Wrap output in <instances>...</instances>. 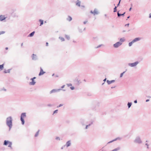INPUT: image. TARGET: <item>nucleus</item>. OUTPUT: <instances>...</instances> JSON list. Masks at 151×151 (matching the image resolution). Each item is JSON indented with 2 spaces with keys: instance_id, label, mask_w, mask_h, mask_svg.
Returning a JSON list of instances; mask_svg holds the SVG:
<instances>
[{
  "instance_id": "09e8293b",
  "label": "nucleus",
  "mask_w": 151,
  "mask_h": 151,
  "mask_svg": "<svg viewBox=\"0 0 151 151\" xmlns=\"http://www.w3.org/2000/svg\"><path fill=\"white\" fill-rule=\"evenodd\" d=\"M87 22V21H85L84 22H83V23L84 24H86V23Z\"/></svg>"
},
{
  "instance_id": "6ab92c4d",
  "label": "nucleus",
  "mask_w": 151,
  "mask_h": 151,
  "mask_svg": "<svg viewBox=\"0 0 151 151\" xmlns=\"http://www.w3.org/2000/svg\"><path fill=\"white\" fill-rule=\"evenodd\" d=\"M35 33V31H33L31 33L29 34V35H28V37H33Z\"/></svg>"
},
{
  "instance_id": "a878e982",
  "label": "nucleus",
  "mask_w": 151,
  "mask_h": 151,
  "mask_svg": "<svg viewBox=\"0 0 151 151\" xmlns=\"http://www.w3.org/2000/svg\"><path fill=\"white\" fill-rule=\"evenodd\" d=\"M120 149V148L119 147H117L113 150H112V151H117L119 150Z\"/></svg>"
},
{
  "instance_id": "c756f323",
  "label": "nucleus",
  "mask_w": 151,
  "mask_h": 151,
  "mask_svg": "<svg viewBox=\"0 0 151 151\" xmlns=\"http://www.w3.org/2000/svg\"><path fill=\"white\" fill-rule=\"evenodd\" d=\"M59 38L60 39V40L61 41H63L65 40L64 38L63 37H60Z\"/></svg>"
},
{
  "instance_id": "774afa93",
  "label": "nucleus",
  "mask_w": 151,
  "mask_h": 151,
  "mask_svg": "<svg viewBox=\"0 0 151 151\" xmlns=\"http://www.w3.org/2000/svg\"><path fill=\"white\" fill-rule=\"evenodd\" d=\"M121 1V0H119V3H120V1Z\"/></svg>"
},
{
  "instance_id": "a19ab883",
  "label": "nucleus",
  "mask_w": 151,
  "mask_h": 151,
  "mask_svg": "<svg viewBox=\"0 0 151 151\" xmlns=\"http://www.w3.org/2000/svg\"><path fill=\"white\" fill-rule=\"evenodd\" d=\"M70 88L71 90H73L75 89V88L73 86H71L70 87Z\"/></svg>"
},
{
  "instance_id": "8fccbe9b",
  "label": "nucleus",
  "mask_w": 151,
  "mask_h": 151,
  "mask_svg": "<svg viewBox=\"0 0 151 151\" xmlns=\"http://www.w3.org/2000/svg\"><path fill=\"white\" fill-rule=\"evenodd\" d=\"M134 103H135V104H136V103H137V100H134Z\"/></svg>"
},
{
  "instance_id": "5fc2aeb1",
  "label": "nucleus",
  "mask_w": 151,
  "mask_h": 151,
  "mask_svg": "<svg viewBox=\"0 0 151 151\" xmlns=\"http://www.w3.org/2000/svg\"><path fill=\"white\" fill-rule=\"evenodd\" d=\"M149 17L150 18H151V13H150V14H149Z\"/></svg>"
},
{
  "instance_id": "7c9ffc66",
  "label": "nucleus",
  "mask_w": 151,
  "mask_h": 151,
  "mask_svg": "<svg viewBox=\"0 0 151 151\" xmlns=\"http://www.w3.org/2000/svg\"><path fill=\"white\" fill-rule=\"evenodd\" d=\"M134 43V42H133V41H132V42H129V47H130L131 46L132 44Z\"/></svg>"
},
{
  "instance_id": "49530a36",
  "label": "nucleus",
  "mask_w": 151,
  "mask_h": 151,
  "mask_svg": "<svg viewBox=\"0 0 151 151\" xmlns=\"http://www.w3.org/2000/svg\"><path fill=\"white\" fill-rule=\"evenodd\" d=\"M1 90H4L5 91H6V89L4 88H3L2 89V90H0V91H1Z\"/></svg>"
},
{
  "instance_id": "423d86ee",
  "label": "nucleus",
  "mask_w": 151,
  "mask_h": 151,
  "mask_svg": "<svg viewBox=\"0 0 151 151\" xmlns=\"http://www.w3.org/2000/svg\"><path fill=\"white\" fill-rule=\"evenodd\" d=\"M62 89L61 88H59L57 89H54L50 91V94H51L52 93H55L59 92Z\"/></svg>"
},
{
  "instance_id": "3c124183",
  "label": "nucleus",
  "mask_w": 151,
  "mask_h": 151,
  "mask_svg": "<svg viewBox=\"0 0 151 151\" xmlns=\"http://www.w3.org/2000/svg\"><path fill=\"white\" fill-rule=\"evenodd\" d=\"M65 85H63L61 87V88H63L65 87Z\"/></svg>"
},
{
  "instance_id": "2eb2a0df",
  "label": "nucleus",
  "mask_w": 151,
  "mask_h": 151,
  "mask_svg": "<svg viewBox=\"0 0 151 151\" xmlns=\"http://www.w3.org/2000/svg\"><path fill=\"white\" fill-rule=\"evenodd\" d=\"M115 81L114 80H112L110 81H109V80H107L106 82H107L108 84L109 85L112 83H114Z\"/></svg>"
},
{
  "instance_id": "c03bdc74",
  "label": "nucleus",
  "mask_w": 151,
  "mask_h": 151,
  "mask_svg": "<svg viewBox=\"0 0 151 151\" xmlns=\"http://www.w3.org/2000/svg\"><path fill=\"white\" fill-rule=\"evenodd\" d=\"M65 147V145H64L61 147V149H63Z\"/></svg>"
},
{
  "instance_id": "bb28decb",
  "label": "nucleus",
  "mask_w": 151,
  "mask_h": 151,
  "mask_svg": "<svg viewBox=\"0 0 151 151\" xmlns=\"http://www.w3.org/2000/svg\"><path fill=\"white\" fill-rule=\"evenodd\" d=\"M125 40L124 38H121L120 39V41L122 42H123Z\"/></svg>"
},
{
  "instance_id": "338daca9",
  "label": "nucleus",
  "mask_w": 151,
  "mask_h": 151,
  "mask_svg": "<svg viewBox=\"0 0 151 151\" xmlns=\"http://www.w3.org/2000/svg\"><path fill=\"white\" fill-rule=\"evenodd\" d=\"M131 9H132V8H131V7H130V8H129V11H130V10H131Z\"/></svg>"
},
{
  "instance_id": "37998d69",
  "label": "nucleus",
  "mask_w": 151,
  "mask_h": 151,
  "mask_svg": "<svg viewBox=\"0 0 151 151\" xmlns=\"http://www.w3.org/2000/svg\"><path fill=\"white\" fill-rule=\"evenodd\" d=\"M102 45H103L102 44L99 45H98L97 47H96V48H98L100 47H101Z\"/></svg>"
},
{
  "instance_id": "ea45409f",
  "label": "nucleus",
  "mask_w": 151,
  "mask_h": 151,
  "mask_svg": "<svg viewBox=\"0 0 151 151\" xmlns=\"http://www.w3.org/2000/svg\"><path fill=\"white\" fill-rule=\"evenodd\" d=\"M47 106L49 107H51L53 106V105L51 104H48L47 105Z\"/></svg>"
},
{
  "instance_id": "7ed1b4c3",
  "label": "nucleus",
  "mask_w": 151,
  "mask_h": 151,
  "mask_svg": "<svg viewBox=\"0 0 151 151\" xmlns=\"http://www.w3.org/2000/svg\"><path fill=\"white\" fill-rule=\"evenodd\" d=\"M134 142L135 143L140 144L142 143V142L141 139L140 137L139 136L136 137L134 140Z\"/></svg>"
},
{
  "instance_id": "c9c22d12",
  "label": "nucleus",
  "mask_w": 151,
  "mask_h": 151,
  "mask_svg": "<svg viewBox=\"0 0 151 151\" xmlns=\"http://www.w3.org/2000/svg\"><path fill=\"white\" fill-rule=\"evenodd\" d=\"M93 121L91 122V123H90L89 124L87 125L88 126V127L90 126L92 124H93Z\"/></svg>"
},
{
  "instance_id": "2f4dec72",
  "label": "nucleus",
  "mask_w": 151,
  "mask_h": 151,
  "mask_svg": "<svg viewBox=\"0 0 151 151\" xmlns=\"http://www.w3.org/2000/svg\"><path fill=\"white\" fill-rule=\"evenodd\" d=\"M125 71H124V72H123V73H121V74L120 75V78H121L122 77L124 74L125 73Z\"/></svg>"
},
{
  "instance_id": "603ef678",
  "label": "nucleus",
  "mask_w": 151,
  "mask_h": 151,
  "mask_svg": "<svg viewBox=\"0 0 151 151\" xmlns=\"http://www.w3.org/2000/svg\"><path fill=\"white\" fill-rule=\"evenodd\" d=\"M48 43L47 42H46V46H48Z\"/></svg>"
},
{
  "instance_id": "f704fd0d",
  "label": "nucleus",
  "mask_w": 151,
  "mask_h": 151,
  "mask_svg": "<svg viewBox=\"0 0 151 151\" xmlns=\"http://www.w3.org/2000/svg\"><path fill=\"white\" fill-rule=\"evenodd\" d=\"M63 104H60L58 106H57V108H58L61 106H63Z\"/></svg>"
},
{
  "instance_id": "58836bf2",
  "label": "nucleus",
  "mask_w": 151,
  "mask_h": 151,
  "mask_svg": "<svg viewBox=\"0 0 151 151\" xmlns=\"http://www.w3.org/2000/svg\"><path fill=\"white\" fill-rule=\"evenodd\" d=\"M145 145H146V146H147V149H149V145L147 144V143H146L145 144Z\"/></svg>"
},
{
  "instance_id": "864d4df0",
  "label": "nucleus",
  "mask_w": 151,
  "mask_h": 151,
  "mask_svg": "<svg viewBox=\"0 0 151 151\" xmlns=\"http://www.w3.org/2000/svg\"><path fill=\"white\" fill-rule=\"evenodd\" d=\"M88 126L87 125L86 126V127H85V129H88Z\"/></svg>"
},
{
  "instance_id": "79ce46f5",
  "label": "nucleus",
  "mask_w": 151,
  "mask_h": 151,
  "mask_svg": "<svg viewBox=\"0 0 151 151\" xmlns=\"http://www.w3.org/2000/svg\"><path fill=\"white\" fill-rule=\"evenodd\" d=\"M67 85L68 87L71 86L72 85V84L71 83H69V84H67Z\"/></svg>"
},
{
  "instance_id": "4c0bfd02",
  "label": "nucleus",
  "mask_w": 151,
  "mask_h": 151,
  "mask_svg": "<svg viewBox=\"0 0 151 151\" xmlns=\"http://www.w3.org/2000/svg\"><path fill=\"white\" fill-rule=\"evenodd\" d=\"M55 139L57 140H60V138L59 137H57L55 138Z\"/></svg>"
},
{
  "instance_id": "0e129e2a",
  "label": "nucleus",
  "mask_w": 151,
  "mask_h": 151,
  "mask_svg": "<svg viewBox=\"0 0 151 151\" xmlns=\"http://www.w3.org/2000/svg\"><path fill=\"white\" fill-rule=\"evenodd\" d=\"M23 43H21V46H23Z\"/></svg>"
},
{
  "instance_id": "bf43d9fd",
  "label": "nucleus",
  "mask_w": 151,
  "mask_h": 151,
  "mask_svg": "<svg viewBox=\"0 0 151 151\" xmlns=\"http://www.w3.org/2000/svg\"><path fill=\"white\" fill-rule=\"evenodd\" d=\"M130 17V16H128L127 17V19H126V20H127V19L129 18Z\"/></svg>"
},
{
  "instance_id": "f8f14e48",
  "label": "nucleus",
  "mask_w": 151,
  "mask_h": 151,
  "mask_svg": "<svg viewBox=\"0 0 151 151\" xmlns=\"http://www.w3.org/2000/svg\"><path fill=\"white\" fill-rule=\"evenodd\" d=\"M76 84L77 85H79L81 83L80 81V80L77 78H76Z\"/></svg>"
},
{
  "instance_id": "72a5a7b5",
  "label": "nucleus",
  "mask_w": 151,
  "mask_h": 151,
  "mask_svg": "<svg viewBox=\"0 0 151 151\" xmlns=\"http://www.w3.org/2000/svg\"><path fill=\"white\" fill-rule=\"evenodd\" d=\"M58 109L54 111H53V115L54 114H55V113H57L58 112Z\"/></svg>"
},
{
  "instance_id": "0eeeda50",
  "label": "nucleus",
  "mask_w": 151,
  "mask_h": 151,
  "mask_svg": "<svg viewBox=\"0 0 151 151\" xmlns=\"http://www.w3.org/2000/svg\"><path fill=\"white\" fill-rule=\"evenodd\" d=\"M122 44V43L120 42H118L113 45V46L115 48H117Z\"/></svg>"
},
{
  "instance_id": "e433bc0d",
  "label": "nucleus",
  "mask_w": 151,
  "mask_h": 151,
  "mask_svg": "<svg viewBox=\"0 0 151 151\" xmlns=\"http://www.w3.org/2000/svg\"><path fill=\"white\" fill-rule=\"evenodd\" d=\"M5 33V31H0V35H1V34H4Z\"/></svg>"
},
{
  "instance_id": "680f3d73",
  "label": "nucleus",
  "mask_w": 151,
  "mask_h": 151,
  "mask_svg": "<svg viewBox=\"0 0 151 151\" xmlns=\"http://www.w3.org/2000/svg\"><path fill=\"white\" fill-rule=\"evenodd\" d=\"M5 49L6 50H7L8 49V47H6Z\"/></svg>"
},
{
  "instance_id": "f03ea898",
  "label": "nucleus",
  "mask_w": 151,
  "mask_h": 151,
  "mask_svg": "<svg viewBox=\"0 0 151 151\" xmlns=\"http://www.w3.org/2000/svg\"><path fill=\"white\" fill-rule=\"evenodd\" d=\"M26 113L23 112L21 114L20 116V120L21 121L22 124V125H24V124L25 121L24 118L26 117Z\"/></svg>"
},
{
  "instance_id": "052dcab7",
  "label": "nucleus",
  "mask_w": 151,
  "mask_h": 151,
  "mask_svg": "<svg viewBox=\"0 0 151 151\" xmlns=\"http://www.w3.org/2000/svg\"><path fill=\"white\" fill-rule=\"evenodd\" d=\"M79 31L80 32H82V31L81 30H79Z\"/></svg>"
},
{
  "instance_id": "6e6552de",
  "label": "nucleus",
  "mask_w": 151,
  "mask_h": 151,
  "mask_svg": "<svg viewBox=\"0 0 151 151\" xmlns=\"http://www.w3.org/2000/svg\"><path fill=\"white\" fill-rule=\"evenodd\" d=\"M90 12L91 14H93V15H95L98 14H99V12L97 11V9H95L93 11H92V10H91L90 11Z\"/></svg>"
},
{
  "instance_id": "1a4fd4ad",
  "label": "nucleus",
  "mask_w": 151,
  "mask_h": 151,
  "mask_svg": "<svg viewBox=\"0 0 151 151\" xmlns=\"http://www.w3.org/2000/svg\"><path fill=\"white\" fill-rule=\"evenodd\" d=\"M32 59L33 60H36L38 59V58L36 55L33 54L31 56Z\"/></svg>"
},
{
  "instance_id": "aec40b11",
  "label": "nucleus",
  "mask_w": 151,
  "mask_h": 151,
  "mask_svg": "<svg viewBox=\"0 0 151 151\" xmlns=\"http://www.w3.org/2000/svg\"><path fill=\"white\" fill-rule=\"evenodd\" d=\"M81 1H80L79 0H78L77 1L76 3V5L78 6H80V4H81Z\"/></svg>"
},
{
  "instance_id": "69168bd1",
  "label": "nucleus",
  "mask_w": 151,
  "mask_h": 151,
  "mask_svg": "<svg viewBox=\"0 0 151 151\" xmlns=\"http://www.w3.org/2000/svg\"><path fill=\"white\" fill-rule=\"evenodd\" d=\"M58 77V75H56V76H55V77Z\"/></svg>"
},
{
  "instance_id": "4be33fe9",
  "label": "nucleus",
  "mask_w": 151,
  "mask_h": 151,
  "mask_svg": "<svg viewBox=\"0 0 151 151\" xmlns=\"http://www.w3.org/2000/svg\"><path fill=\"white\" fill-rule=\"evenodd\" d=\"M11 70V69H9L7 70H5L4 72V73H9L10 72V70Z\"/></svg>"
},
{
  "instance_id": "de8ad7c7",
  "label": "nucleus",
  "mask_w": 151,
  "mask_h": 151,
  "mask_svg": "<svg viewBox=\"0 0 151 151\" xmlns=\"http://www.w3.org/2000/svg\"><path fill=\"white\" fill-rule=\"evenodd\" d=\"M129 24L128 23L127 24H125V26H128V27L129 26Z\"/></svg>"
},
{
  "instance_id": "393cba45",
  "label": "nucleus",
  "mask_w": 151,
  "mask_h": 151,
  "mask_svg": "<svg viewBox=\"0 0 151 151\" xmlns=\"http://www.w3.org/2000/svg\"><path fill=\"white\" fill-rule=\"evenodd\" d=\"M39 22H40V26H41L43 24V20L42 19H39Z\"/></svg>"
},
{
  "instance_id": "9d476101",
  "label": "nucleus",
  "mask_w": 151,
  "mask_h": 151,
  "mask_svg": "<svg viewBox=\"0 0 151 151\" xmlns=\"http://www.w3.org/2000/svg\"><path fill=\"white\" fill-rule=\"evenodd\" d=\"M71 144V140H69L67 141L65 145V146L66 147H69L70 146Z\"/></svg>"
},
{
  "instance_id": "c85d7f7f",
  "label": "nucleus",
  "mask_w": 151,
  "mask_h": 151,
  "mask_svg": "<svg viewBox=\"0 0 151 151\" xmlns=\"http://www.w3.org/2000/svg\"><path fill=\"white\" fill-rule=\"evenodd\" d=\"M65 38L68 40H69L70 39V37H69V36L67 35H65Z\"/></svg>"
},
{
  "instance_id": "b1692460",
  "label": "nucleus",
  "mask_w": 151,
  "mask_h": 151,
  "mask_svg": "<svg viewBox=\"0 0 151 151\" xmlns=\"http://www.w3.org/2000/svg\"><path fill=\"white\" fill-rule=\"evenodd\" d=\"M132 102H128L127 104V106L128 107V108H129L130 107L131 105H132Z\"/></svg>"
},
{
  "instance_id": "6e6d98bb",
  "label": "nucleus",
  "mask_w": 151,
  "mask_h": 151,
  "mask_svg": "<svg viewBox=\"0 0 151 151\" xmlns=\"http://www.w3.org/2000/svg\"><path fill=\"white\" fill-rule=\"evenodd\" d=\"M116 86H112V87H111V88H114L115 87H116Z\"/></svg>"
},
{
  "instance_id": "412c9836",
  "label": "nucleus",
  "mask_w": 151,
  "mask_h": 151,
  "mask_svg": "<svg viewBox=\"0 0 151 151\" xmlns=\"http://www.w3.org/2000/svg\"><path fill=\"white\" fill-rule=\"evenodd\" d=\"M72 18L70 16H68V17L66 19L67 21L70 22L72 20Z\"/></svg>"
},
{
  "instance_id": "9b49d317",
  "label": "nucleus",
  "mask_w": 151,
  "mask_h": 151,
  "mask_svg": "<svg viewBox=\"0 0 151 151\" xmlns=\"http://www.w3.org/2000/svg\"><path fill=\"white\" fill-rule=\"evenodd\" d=\"M45 72L42 69V68L40 67V71L39 74V76H40L41 75H43L44 74Z\"/></svg>"
},
{
  "instance_id": "4d7b16f0",
  "label": "nucleus",
  "mask_w": 151,
  "mask_h": 151,
  "mask_svg": "<svg viewBox=\"0 0 151 151\" xmlns=\"http://www.w3.org/2000/svg\"><path fill=\"white\" fill-rule=\"evenodd\" d=\"M149 101V99H147L146 100V102H148Z\"/></svg>"
},
{
  "instance_id": "20e7f679",
  "label": "nucleus",
  "mask_w": 151,
  "mask_h": 151,
  "mask_svg": "<svg viewBox=\"0 0 151 151\" xmlns=\"http://www.w3.org/2000/svg\"><path fill=\"white\" fill-rule=\"evenodd\" d=\"M3 145H4L6 146L9 145L8 147H10L11 149H12V142L9 141L8 140H5L4 141Z\"/></svg>"
},
{
  "instance_id": "39448f33",
  "label": "nucleus",
  "mask_w": 151,
  "mask_h": 151,
  "mask_svg": "<svg viewBox=\"0 0 151 151\" xmlns=\"http://www.w3.org/2000/svg\"><path fill=\"white\" fill-rule=\"evenodd\" d=\"M139 63V61H137L133 63H128V65L131 67H133L136 66Z\"/></svg>"
},
{
  "instance_id": "4468645a",
  "label": "nucleus",
  "mask_w": 151,
  "mask_h": 151,
  "mask_svg": "<svg viewBox=\"0 0 151 151\" xmlns=\"http://www.w3.org/2000/svg\"><path fill=\"white\" fill-rule=\"evenodd\" d=\"M119 11H118L117 12V16L118 17H120L121 16H124V14L125 13V12H124L122 14H121L119 13Z\"/></svg>"
},
{
  "instance_id": "ddd939ff",
  "label": "nucleus",
  "mask_w": 151,
  "mask_h": 151,
  "mask_svg": "<svg viewBox=\"0 0 151 151\" xmlns=\"http://www.w3.org/2000/svg\"><path fill=\"white\" fill-rule=\"evenodd\" d=\"M141 40V38L139 37H136L135 38H134V40H132V41L134 42V43L139 41L140 40Z\"/></svg>"
},
{
  "instance_id": "5701e85b",
  "label": "nucleus",
  "mask_w": 151,
  "mask_h": 151,
  "mask_svg": "<svg viewBox=\"0 0 151 151\" xmlns=\"http://www.w3.org/2000/svg\"><path fill=\"white\" fill-rule=\"evenodd\" d=\"M4 64L0 65V71L2 70L4 67Z\"/></svg>"
},
{
  "instance_id": "a211bd4d",
  "label": "nucleus",
  "mask_w": 151,
  "mask_h": 151,
  "mask_svg": "<svg viewBox=\"0 0 151 151\" xmlns=\"http://www.w3.org/2000/svg\"><path fill=\"white\" fill-rule=\"evenodd\" d=\"M121 139V138L119 137H117V138H116L115 139H114V140H113L109 142H108L107 144H109V143H111L115 141H116V140H117V139Z\"/></svg>"
},
{
  "instance_id": "e2e57ef3",
  "label": "nucleus",
  "mask_w": 151,
  "mask_h": 151,
  "mask_svg": "<svg viewBox=\"0 0 151 151\" xmlns=\"http://www.w3.org/2000/svg\"><path fill=\"white\" fill-rule=\"evenodd\" d=\"M119 4H120V3H118V4H117V7L118 6H119Z\"/></svg>"
},
{
  "instance_id": "cd10ccee",
  "label": "nucleus",
  "mask_w": 151,
  "mask_h": 151,
  "mask_svg": "<svg viewBox=\"0 0 151 151\" xmlns=\"http://www.w3.org/2000/svg\"><path fill=\"white\" fill-rule=\"evenodd\" d=\"M39 130H38L36 133V134H35V137H37L38 134H39Z\"/></svg>"
},
{
  "instance_id": "a18cd8bd",
  "label": "nucleus",
  "mask_w": 151,
  "mask_h": 151,
  "mask_svg": "<svg viewBox=\"0 0 151 151\" xmlns=\"http://www.w3.org/2000/svg\"><path fill=\"white\" fill-rule=\"evenodd\" d=\"M36 77H33V78H32L31 79V80H34V79H36Z\"/></svg>"
},
{
  "instance_id": "dca6fc26",
  "label": "nucleus",
  "mask_w": 151,
  "mask_h": 151,
  "mask_svg": "<svg viewBox=\"0 0 151 151\" xmlns=\"http://www.w3.org/2000/svg\"><path fill=\"white\" fill-rule=\"evenodd\" d=\"M6 19V17H4V16L1 15L0 16V21H3L5 20Z\"/></svg>"
},
{
  "instance_id": "13d9d810",
  "label": "nucleus",
  "mask_w": 151,
  "mask_h": 151,
  "mask_svg": "<svg viewBox=\"0 0 151 151\" xmlns=\"http://www.w3.org/2000/svg\"><path fill=\"white\" fill-rule=\"evenodd\" d=\"M106 78H105V79L103 81H104V82H105V81H106Z\"/></svg>"
},
{
  "instance_id": "473e14b6",
  "label": "nucleus",
  "mask_w": 151,
  "mask_h": 151,
  "mask_svg": "<svg viewBox=\"0 0 151 151\" xmlns=\"http://www.w3.org/2000/svg\"><path fill=\"white\" fill-rule=\"evenodd\" d=\"M117 7V6H115V7L114 8V12H116L117 11V9L116 8Z\"/></svg>"
},
{
  "instance_id": "f3484780",
  "label": "nucleus",
  "mask_w": 151,
  "mask_h": 151,
  "mask_svg": "<svg viewBox=\"0 0 151 151\" xmlns=\"http://www.w3.org/2000/svg\"><path fill=\"white\" fill-rule=\"evenodd\" d=\"M32 80V82H30L29 83V84L30 85H34L36 83V82L34 80Z\"/></svg>"
},
{
  "instance_id": "f257e3e1",
  "label": "nucleus",
  "mask_w": 151,
  "mask_h": 151,
  "mask_svg": "<svg viewBox=\"0 0 151 151\" xmlns=\"http://www.w3.org/2000/svg\"><path fill=\"white\" fill-rule=\"evenodd\" d=\"M12 117L9 116L6 119V124L9 127V130L10 131L12 126Z\"/></svg>"
}]
</instances>
